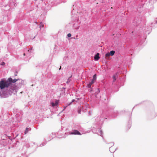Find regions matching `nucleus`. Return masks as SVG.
I'll return each mask as SVG.
<instances>
[{
	"label": "nucleus",
	"mask_w": 157,
	"mask_h": 157,
	"mask_svg": "<svg viewBox=\"0 0 157 157\" xmlns=\"http://www.w3.org/2000/svg\"><path fill=\"white\" fill-rule=\"evenodd\" d=\"M11 81V78H8L7 80H2L0 81V88L3 89L5 88H7L10 85V81Z\"/></svg>",
	"instance_id": "1"
},
{
	"label": "nucleus",
	"mask_w": 157,
	"mask_h": 157,
	"mask_svg": "<svg viewBox=\"0 0 157 157\" xmlns=\"http://www.w3.org/2000/svg\"><path fill=\"white\" fill-rule=\"evenodd\" d=\"M71 134L81 135V134L78 130H74L73 132L70 133Z\"/></svg>",
	"instance_id": "2"
},
{
	"label": "nucleus",
	"mask_w": 157,
	"mask_h": 157,
	"mask_svg": "<svg viewBox=\"0 0 157 157\" xmlns=\"http://www.w3.org/2000/svg\"><path fill=\"white\" fill-rule=\"evenodd\" d=\"M11 78V81H10V85H11V83H15L16 81H18L19 79H14L13 80L11 78Z\"/></svg>",
	"instance_id": "3"
},
{
	"label": "nucleus",
	"mask_w": 157,
	"mask_h": 157,
	"mask_svg": "<svg viewBox=\"0 0 157 157\" xmlns=\"http://www.w3.org/2000/svg\"><path fill=\"white\" fill-rule=\"evenodd\" d=\"M99 53H98L95 55V56L94 57V59L95 60H98L99 59L100 57L99 56Z\"/></svg>",
	"instance_id": "4"
},
{
	"label": "nucleus",
	"mask_w": 157,
	"mask_h": 157,
	"mask_svg": "<svg viewBox=\"0 0 157 157\" xmlns=\"http://www.w3.org/2000/svg\"><path fill=\"white\" fill-rule=\"evenodd\" d=\"M117 77V74L116 73L115 75H114L113 76V82H115L116 79V78Z\"/></svg>",
	"instance_id": "5"
},
{
	"label": "nucleus",
	"mask_w": 157,
	"mask_h": 157,
	"mask_svg": "<svg viewBox=\"0 0 157 157\" xmlns=\"http://www.w3.org/2000/svg\"><path fill=\"white\" fill-rule=\"evenodd\" d=\"M58 102H59L57 100L56 101L55 103H54L53 102H52V104H51L52 106L53 107H54L55 106L57 105H58Z\"/></svg>",
	"instance_id": "6"
},
{
	"label": "nucleus",
	"mask_w": 157,
	"mask_h": 157,
	"mask_svg": "<svg viewBox=\"0 0 157 157\" xmlns=\"http://www.w3.org/2000/svg\"><path fill=\"white\" fill-rule=\"evenodd\" d=\"M94 83V82L93 81H91L87 85V86L88 88H90L91 86Z\"/></svg>",
	"instance_id": "7"
},
{
	"label": "nucleus",
	"mask_w": 157,
	"mask_h": 157,
	"mask_svg": "<svg viewBox=\"0 0 157 157\" xmlns=\"http://www.w3.org/2000/svg\"><path fill=\"white\" fill-rule=\"evenodd\" d=\"M115 51H111L110 52V55L112 56L115 53Z\"/></svg>",
	"instance_id": "8"
},
{
	"label": "nucleus",
	"mask_w": 157,
	"mask_h": 157,
	"mask_svg": "<svg viewBox=\"0 0 157 157\" xmlns=\"http://www.w3.org/2000/svg\"><path fill=\"white\" fill-rule=\"evenodd\" d=\"M110 54L109 52L106 53L105 55V58H108L110 56Z\"/></svg>",
	"instance_id": "9"
},
{
	"label": "nucleus",
	"mask_w": 157,
	"mask_h": 157,
	"mask_svg": "<svg viewBox=\"0 0 157 157\" xmlns=\"http://www.w3.org/2000/svg\"><path fill=\"white\" fill-rule=\"evenodd\" d=\"M40 28L41 29V28H43L44 26V24H43V23L42 22H41L40 24Z\"/></svg>",
	"instance_id": "10"
},
{
	"label": "nucleus",
	"mask_w": 157,
	"mask_h": 157,
	"mask_svg": "<svg viewBox=\"0 0 157 157\" xmlns=\"http://www.w3.org/2000/svg\"><path fill=\"white\" fill-rule=\"evenodd\" d=\"M96 74L94 75L93 76V78L92 81H94V80H95L96 78Z\"/></svg>",
	"instance_id": "11"
},
{
	"label": "nucleus",
	"mask_w": 157,
	"mask_h": 157,
	"mask_svg": "<svg viewBox=\"0 0 157 157\" xmlns=\"http://www.w3.org/2000/svg\"><path fill=\"white\" fill-rule=\"evenodd\" d=\"M29 131V128H26V130L25 132V134H26L28 131Z\"/></svg>",
	"instance_id": "12"
},
{
	"label": "nucleus",
	"mask_w": 157,
	"mask_h": 157,
	"mask_svg": "<svg viewBox=\"0 0 157 157\" xmlns=\"http://www.w3.org/2000/svg\"><path fill=\"white\" fill-rule=\"evenodd\" d=\"M1 65H5V63L4 62H2Z\"/></svg>",
	"instance_id": "13"
},
{
	"label": "nucleus",
	"mask_w": 157,
	"mask_h": 157,
	"mask_svg": "<svg viewBox=\"0 0 157 157\" xmlns=\"http://www.w3.org/2000/svg\"><path fill=\"white\" fill-rule=\"evenodd\" d=\"M67 36L68 37H70L71 36V34L70 33H68L67 34Z\"/></svg>",
	"instance_id": "14"
},
{
	"label": "nucleus",
	"mask_w": 157,
	"mask_h": 157,
	"mask_svg": "<svg viewBox=\"0 0 157 157\" xmlns=\"http://www.w3.org/2000/svg\"><path fill=\"white\" fill-rule=\"evenodd\" d=\"M81 109H80L79 110H78V113L79 114H80L81 113Z\"/></svg>",
	"instance_id": "15"
},
{
	"label": "nucleus",
	"mask_w": 157,
	"mask_h": 157,
	"mask_svg": "<svg viewBox=\"0 0 157 157\" xmlns=\"http://www.w3.org/2000/svg\"><path fill=\"white\" fill-rule=\"evenodd\" d=\"M23 55H24V56H25V53H24Z\"/></svg>",
	"instance_id": "16"
},
{
	"label": "nucleus",
	"mask_w": 157,
	"mask_h": 157,
	"mask_svg": "<svg viewBox=\"0 0 157 157\" xmlns=\"http://www.w3.org/2000/svg\"><path fill=\"white\" fill-rule=\"evenodd\" d=\"M74 101V100L73 99V100H72V102H73Z\"/></svg>",
	"instance_id": "17"
},
{
	"label": "nucleus",
	"mask_w": 157,
	"mask_h": 157,
	"mask_svg": "<svg viewBox=\"0 0 157 157\" xmlns=\"http://www.w3.org/2000/svg\"><path fill=\"white\" fill-rule=\"evenodd\" d=\"M61 67H60V68H59V69H61Z\"/></svg>",
	"instance_id": "18"
}]
</instances>
